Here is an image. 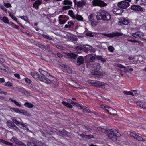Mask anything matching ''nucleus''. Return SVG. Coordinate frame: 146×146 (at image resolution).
Returning <instances> with one entry per match:
<instances>
[{
	"mask_svg": "<svg viewBox=\"0 0 146 146\" xmlns=\"http://www.w3.org/2000/svg\"><path fill=\"white\" fill-rule=\"evenodd\" d=\"M5 80L3 78H0V83H2L5 82Z\"/></svg>",
	"mask_w": 146,
	"mask_h": 146,
	"instance_id": "obj_63",
	"label": "nucleus"
},
{
	"mask_svg": "<svg viewBox=\"0 0 146 146\" xmlns=\"http://www.w3.org/2000/svg\"><path fill=\"white\" fill-rule=\"evenodd\" d=\"M131 9L134 11H142L143 10V9L141 6L136 5H132L131 7Z\"/></svg>",
	"mask_w": 146,
	"mask_h": 146,
	"instance_id": "obj_13",
	"label": "nucleus"
},
{
	"mask_svg": "<svg viewBox=\"0 0 146 146\" xmlns=\"http://www.w3.org/2000/svg\"><path fill=\"white\" fill-rule=\"evenodd\" d=\"M95 59V58L93 56H92L89 59V61L90 62H92L94 61Z\"/></svg>",
	"mask_w": 146,
	"mask_h": 146,
	"instance_id": "obj_60",
	"label": "nucleus"
},
{
	"mask_svg": "<svg viewBox=\"0 0 146 146\" xmlns=\"http://www.w3.org/2000/svg\"><path fill=\"white\" fill-rule=\"evenodd\" d=\"M28 146H37L34 143H31V142H28L27 143Z\"/></svg>",
	"mask_w": 146,
	"mask_h": 146,
	"instance_id": "obj_43",
	"label": "nucleus"
},
{
	"mask_svg": "<svg viewBox=\"0 0 146 146\" xmlns=\"http://www.w3.org/2000/svg\"><path fill=\"white\" fill-rule=\"evenodd\" d=\"M72 3L69 1L68 0H64L63 2V4L64 5H72Z\"/></svg>",
	"mask_w": 146,
	"mask_h": 146,
	"instance_id": "obj_31",
	"label": "nucleus"
},
{
	"mask_svg": "<svg viewBox=\"0 0 146 146\" xmlns=\"http://www.w3.org/2000/svg\"><path fill=\"white\" fill-rule=\"evenodd\" d=\"M96 17V15L94 13L90 14L88 17L89 20L90 21H93L94 20L95 17Z\"/></svg>",
	"mask_w": 146,
	"mask_h": 146,
	"instance_id": "obj_22",
	"label": "nucleus"
},
{
	"mask_svg": "<svg viewBox=\"0 0 146 146\" xmlns=\"http://www.w3.org/2000/svg\"><path fill=\"white\" fill-rule=\"evenodd\" d=\"M74 25L73 22L71 21H70L68 22V24H66L65 25V27L66 28H70L73 26Z\"/></svg>",
	"mask_w": 146,
	"mask_h": 146,
	"instance_id": "obj_24",
	"label": "nucleus"
},
{
	"mask_svg": "<svg viewBox=\"0 0 146 146\" xmlns=\"http://www.w3.org/2000/svg\"><path fill=\"white\" fill-rule=\"evenodd\" d=\"M117 66L121 68H125V67L124 66H123L121 64H119L117 65Z\"/></svg>",
	"mask_w": 146,
	"mask_h": 146,
	"instance_id": "obj_61",
	"label": "nucleus"
},
{
	"mask_svg": "<svg viewBox=\"0 0 146 146\" xmlns=\"http://www.w3.org/2000/svg\"><path fill=\"white\" fill-rule=\"evenodd\" d=\"M42 1L40 0H37L33 4V7L37 10L39 8V6L41 4Z\"/></svg>",
	"mask_w": 146,
	"mask_h": 146,
	"instance_id": "obj_18",
	"label": "nucleus"
},
{
	"mask_svg": "<svg viewBox=\"0 0 146 146\" xmlns=\"http://www.w3.org/2000/svg\"><path fill=\"white\" fill-rule=\"evenodd\" d=\"M91 22H92L91 23V25L92 26L94 27L97 25V23L96 21H92Z\"/></svg>",
	"mask_w": 146,
	"mask_h": 146,
	"instance_id": "obj_49",
	"label": "nucleus"
},
{
	"mask_svg": "<svg viewBox=\"0 0 146 146\" xmlns=\"http://www.w3.org/2000/svg\"><path fill=\"white\" fill-rule=\"evenodd\" d=\"M84 59L83 56H80L78 57L76 61L77 65L78 66L81 65L84 63Z\"/></svg>",
	"mask_w": 146,
	"mask_h": 146,
	"instance_id": "obj_14",
	"label": "nucleus"
},
{
	"mask_svg": "<svg viewBox=\"0 0 146 146\" xmlns=\"http://www.w3.org/2000/svg\"><path fill=\"white\" fill-rule=\"evenodd\" d=\"M17 144L20 146H26V145L22 142L19 141L18 143H17Z\"/></svg>",
	"mask_w": 146,
	"mask_h": 146,
	"instance_id": "obj_44",
	"label": "nucleus"
},
{
	"mask_svg": "<svg viewBox=\"0 0 146 146\" xmlns=\"http://www.w3.org/2000/svg\"><path fill=\"white\" fill-rule=\"evenodd\" d=\"M9 99L10 100H11L12 102H13L14 103V104L17 106H19V107H21V105L20 104V103L17 102V101L11 98H9Z\"/></svg>",
	"mask_w": 146,
	"mask_h": 146,
	"instance_id": "obj_26",
	"label": "nucleus"
},
{
	"mask_svg": "<svg viewBox=\"0 0 146 146\" xmlns=\"http://www.w3.org/2000/svg\"><path fill=\"white\" fill-rule=\"evenodd\" d=\"M20 127L23 128V129H25L26 130H28L29 129L28 128V127L27 125H25L23 123H22L21 124V126H19Z\"/></svg>",
	"mask_w": 146,
	"mask_h": 146,
	"instance_id": "obj_34",
	"label": "nucleus"
},
{
	"mask_svg": "<svg viewBox=\"0 0 146 146\" xmlns=\"http://www.w3.org/2000/svg\"><path fill=\"white\" fill-rule=\"evenodd\" d=\"M2 20L4 22L8 23L9 20L6 17H4L3 18Z\"/></svg>",
	"mask_w": 146,
	"mask_h": 146,
	"instance_id": "obj_46",
	"label": "nucleus"
},
{
	"mask_svg": "<svg viewBox=\"0 0 146 146\" xmlns=\"http://www.w3.org/2000/svg\"><path fill=\"white\" fill-rule=\"evenodd\" d=\"M109 88V86L108 84L103 82V84H102L101 88L104 89L105 90H107Z\"/></svg>",
	"mask_w": 146,
	"mask_h": 146,
	"instance_id": "obj_28",
	"label": "nucleus"
},
{
	"mask_svg": "<svg viewBox=\"0 0 146 146\" xmlns=\"http://www.w3.org/2000/svg\"><path fill=\"white\" fill-rule=\"evenodd\" d=\"M98 130L106 134L109 138L111 140L115 141L117 140V136L119 133L116 129H110L104 126L99 127L97 128Z\"/></svg>",
	"mask_w": 146,
	"mask_h": 146,
	"instance_id": "obj_2",
	"label": "nucleus"
},
{
	"mask_svg": "<svg viewBox=\"0 0 146 146\" xmlns=\"http://www.w3.org/2000/svg\"><path fill=\"white\" fill-rule=\"evenodd\" d=\"M59 18H62L63 20L59 19V23L60 24H64L65 23L68 19V17L64 15H61L59 16Z\"/></svg>",
	"mask_w": 146,
	"mask_h": 146,
	"instance_id": "obj_10",
	"label": "nucleus"
},
{
	"mask_svg": "<svg viewBox=\"0 0 146 146\" xmlns=\"http://www.w3.org/2000/svg\"><path fill=\"white\" fill-rule=\"evenodd\" d=\"M92 47L89 45H83L82 46V51L90 54L93 52Z\"/></svg>",
	"mask_w": 146,
	"mask_h": 146,
	"instance_id": "obj_6",
	"label": "nucleus"
},
{
	"mask_svg": "<svg viewBox=\"0 0 146 146\" xmlns=\"http://www.w3.org/2000/svg\"><path fill=\"white\" fill-rule=\"evenodd\" d=\"M11 129L15 131H18L19 129V128H18V127H17L14 124L11 127Z\"/></svg>",
	"mask_w": 146,
	"mask_h": 146,
	"instance_id": "obj_53",
	"label": "nucleus"
},
{
	"mask_svg": "<svg viewBox=\"0 0 146 146\" xmlns=\"http://www.w3.org/2000/svg\"><path fill=\"white\" fill-rule=\"evenodd\" d=\"M129 22L128 21L126 20L125 18H122L121 21H120L119 23L118 24L119 25H127Z\"/></svg>",
	"mask_w": 146,
	"mask_h": 146,
	"instance_id": "obj_19",
	"label": "nucleus"
},
{
	"mask_svg": "<svg viewBox=\"0 0 146 146\" xmlns=\"http://www.w3.org/2000/svg\"><path fill=\"white\" fill-rule=\"evenodd\" d=\"M16 88L17 89V90L20 92L21 93L27 96L30 95V94L29 92L26 91L24 88Z\"/></svg>",
	"mask_w": 146,
	"mask_h": 146,
	"instance_id": "obj_17",
	"label": "nucleus"
},
{
	"mask_svg": "<svg viewBox=\"0 0 146 146\" xmlns=\"http://www.w3.org/2000/svg\"><path fill=\"white\" fill-rule=\"evenodd\" d=\"M88 82L89 83L94 84V86L95 87L99 86L100 88H101L102 85L103 84L102 82L97 81L89 80Z\"/></svg>",
	"mask_w": 146,
	"mask_h": 146,
	"instance_id": "obj_11",
	"label": "nucleus"
},
{
	"mask_svg": "<svg viewBox=\"0 0 146 146\" xmlns=\"http://www.w3.org/2000/svg\"><path fill=\"white\" fill-rule=\"evenodd\" d=\"M144 34L141 32H137L132 34L133 37L137 38H141L144 36Z\"/></svg>",
	"mask_w": 146,
	"mask_h": 146,
	"instance_id": "obj_12",
	"label": "nucleus"
},
{
	"mask_svg": "<svg viewBox=\"0 0 146 146\" xmlns=\"http://www.w3.org/2000/svg\"><path fill=\"white\" fill-rule=\"evenodd\" d=\"M21 113L26 116H30L29 113L27 111L24 110H21L20 114Z\"/></svg>",
	"mask_w": 146,
	"mask_h": 146,
	"instance_id": "obj_36",
	"label": "nucleus"
},
{
	"mask_svg": "<svg viewBox=\"0 0 146 146\" xmlns=\"http://www.w3.org/2000/svg\"><path fill=\"white\" fill-rule=\"evenodd\" d=\"M122 10H120V9H117L115 11V13L117 15H120L123 12Z\"/></svg>",
	"mask_w": 146,
	"mask_h": 146,
	"instance_id": "obj_45",
	"label": "nucleus"
},
{
	"mask_svg": "<svg viewBox=\"0 0 146 146\" xmlns=\"http://www.w3.org/2000/svg\"><path fill=\"white\" fill-rule=\"evenodd\" d=\"M100 108L104 109L109 114L113 115H115L117 113L116 111L113 109V108L108 107V106L105 105H100Z\"/></svg>",
	"mask_w": 146,
	"mask_h": 146,
	"instance_id": "obj_4",
	"label": "nucleus"
},
{
	"mask_svg": "<svg viewBox=\"0 0 146 146\" xmlns=\"http://www.w3.org/2000/svg\"><path fill=\"white\" fill-rule=\"evenodd\" d=\"M71 8L70 6H64L62 7L63 9L64 10H66Z\"/></svg>",
	"mask_w": 146,
	"mask_h": 146,
	"instance_id": "obj_48",
	"label": "nucleus"
},
{
	"mask_svg": "<svg viewBox=\"0 0 146 146\" xmlns=\"http://www.w3.org/2000/svg\"><path fill=\"white\" fill-rule=\"evenodd\" d=\"M68 56L71 58L76 59L78 55L77 54H74L73 53H68L67 54Z\"/></svg>",
	"mask_w": 146,
	"mask_h": 146,
	"instance_id": "obj_21",
	"label": "nucleus"
},
{
	"mask_svg": "<svg viewBox=\"0 0 146 146\" xmlns=\"http://www.w3.org/2000/svg\"><path fill=\"white\" fill-rule=\"evenodd\" d=\"M82 46H76L75 47V49L77 50L82 51Z\"/></svg>",
	"mask_w": 146,
	"mask_h": 146,
	"instance_id": "obj_47",
	"label": "nucleus"
},
{
	"mask_svg": "<svg viewBox=\"0 0 146 146\" xmlns=\"http://www.w3.org/2000/svg\"><path fill=\"white\" fill-rule=\"evenodd\" d=\"M141 102H137V105L142 108L143 106V104Z\"/></svg>",
	"mask_w": 146,
	"mask_h": 146,
	"instance_id": "obj_56",
	"label": "nucleus"
},
{
	"mask_svg": "<svg viewBox=\"0 0 146 146\" xmlns=\"http://www.w3.org/2000/svg\"><path fill=\"white\" fill-rule=\"evenodd\" d=\"M12 109H13L15 112L19 113L20 114L21 112V110H19L17 108H12Z\"/></svg>",
	"mask_w": 146,
	"mask_h": 146,
	"instance_id": "obj_39",
	"label": "nucleus"
},
{
	"mask_svg": "<svg viewBox=\"0 0 146 146\" xmlns=\"http://www.w3.org/2000/svg\"><path fill=\"white\" fill-rule=\"evenodd\" d=\"M76 3L78 7L82 8L84 6L86 5V0H81V1L77 2Z\"/></svg>",
	"mask_w": 146,
	"mask_h": 146,
	"instance_id": "obj_15",
	"label": "nucleus"
},
{
	"mask_svg": "<svg viewBox=\"0 0 146 146\" xmlns=\"http://www.w3.org/2000/svg\"><path fill=\"white\" fill-rule=\"evenodd\" d=\"M13 123H15L17 125H21V122L13 118L12 119Z\"/></svg>",
	"mask_w": 146,
	"mask_h": 146,
	"instance_id": "obj_32",
	"label": "nucleus"
},
{
	"mask_svg": "<svg viewBox=\"0 0 146 146\" xmlns=\"http://www.w3.org/2000/svg\"><path fill=\"white\" fill-rule=\"evenodd\" d=\"M127 41H129V42H134V43L137 42V43H138L139 44H140L141 42L140 41H138L136 40H132L128 39L127 40Z\"/></svg>",
	"mask_w": 146,
	"mask_h": 146,
	"instance_id": "obj_52",
	"label": "nucleus"
},
{
	"mask_svg": "<svg viewBox=\"0 0 146 146\" xmlns=\"http://www.w3.org/2000/svg\"><path fill=\"white\" fill-rule=\"evenodd\" d=\"M111 18L110 14L105 10H102L98 12L96 15V18L98 20H102L107 22L110 20Z\"/></svg>",
	"mask_w": 146,
	"mask_h": 146,
	"instance_id": "obj_3",
	"label": "nucleus"
},
{
	"mask_svg": "<svg viewBox=\"0 0 146 146\" xmlns=\"http://www.w3.org/2000/svg\"><path fill=\"white\" fill-rule=\"evenodd\" d=\"M50 46L49 45H47L46 46L44 45V50H47L50 49Z\"/></svg>",
	"mask_w": 146,
	"mask_h": 146,
	"instance_id": "obj_58",
	"label": "nucleus"
},
{
	"mask_svg": "<svg viewBox=\"0 0 146 146\" xmlns=\"http://www.w3.org/2000/svg\"><path fill=\"white\" fill-rule=\"evenodd\" d=\"M4 85L8 87H11L13 86L12 83L10 81H8L5 83Z\"/></svg>",
	"mask_w": 146,
	"mask_h": 146,
	"instance_id": "obj_38",
	"label": "nucleus"
},
{
	"mask_svg": "<svg viewBox=\"0 0 146 146\" xmlns=\"http://www.w3.org/2000/svg\"><path fill=\"white\" fill-rule=\"evenodd\" d=\"M33 141L35 143V142L36 141V140L34 138H33ZM36 144H37V145H37V146H38L39 145L40 146L41 144H42V142L40 141H36Z\"/></svg>",
	"mask_w": 146,
	"mask_h": 146,
	"instance_id": "obj_41",
	"label": "nucleus"
},
{
	"mask_svg": "<svg viewBox=\"0 0 146 146\" xmlns=\"http://www.w3.org/2000/svg\"><path fill=\"white\" fill-rule=\"evenodd\" d=\"M10 141H13L14 143H15L17 144V143H18V141H19L18 139H17L15 137H13L11 140Z\"/></svg>",
	"mask_w": 146,
	"mask_h": 146,
	"instance_id": "obj_42",
	"label": "nucleus"
},
{
	"mask_svg": "<svg viewBox=\"0 0 146 146\" xmlns=\"http://www.w3.org/2000/svg\"><path fill=\"white\" fill-rule=\"evenodd\" d=\"M129 135L133 137L137 140L139 141H146V140L143 139L142 137L137 135L133 131L130 132Z\"/></svg>",
	"mask_w": 146,
	"mask_h": 146,
	"instance_id": "obj_8",
	"label": "nucleus"
},
{
	"mask_svg": "<svg viewBox=\"0 0 146 146\" xmlns=\"http://www.w3.org/2000/svg\"><path fill=\"white\" fill-rule=\"evenodd\" d=\"M79 136H81L82 138H85L86 137V135H84L83 134H78Z\"/></svg>",
	"mask_w": 146,
	"mask_h": 146,
	"instance_id": "obj_62",
	"label": "nucleus"
},
{
	"mask_svg": "<svg viewBox=\"0 0 146 146\" xmlns=\"http://www.w3.org/2000/svg\"><path fill=\"white\" fill-rule=\"evenodd\" d=\"M117 5L119 8L125 9L129 5V3L125 1H123L119 2L118 3Z\"/></svg>",
	"mask_w": 146,
	"mask_h": 146,
	"instance_id": "obj_7",
	"label": "nucleus"
},
{
	"mask_svg": "<svg viewBox=\"0 0 146 146\" xmlns=\"http://www.w3.org/2000/svg\"><path fill=\"white\" fill-rule=\"evenodd\" d=\"M4 5L5 6V7H7V8H8L9 7H12V6L11 5V4H10V3H5L4 4Z\"/></svg>",
	"mask_w": 146,
	"mask_h": 146,
	"instance_id": "obj_57",
	"label": "nucleus"
},
{
	"mask_svg": "<svg viewBox=\"0 0 146 146\" xmlns=\"http://www.w3.org/2000/svg\"><path fill=\"white\" fill-rule=\"evenodd\" d=\"M93 5L95 6L104 7L107 5V4L101 0H93L92 1Z\"/></svg>",
	"mask_w": 146,
	"mask_h": 146,
	"instance_id": "obj_5",
	"label": "nucleus"
},
{
	"mask_svg": "<svg viewBox=\"0 0 146 146\" xmlns=\"http://www.w3.org/2000/svg\"><path fill=\"white\" fill-rule=\"evenodd\" d=\"M38 46L43 50H44V45L42 44H39Z\"/></svg>",
	"mask_w": 146,
	"mask_h": 146,
	"instance_id": "obj_59",
	"label": "nucleus"
},
{
	"mask_svg": "<svg viewBox=\"0 0 146 146\" xmlns=\"http://www.w3.org/2000/svg\"><path fill=\"white\" fill-rule=\"evenodd\" d=\"M108 48L109 51L111 52H113L114 50V48L111 46H109Z\"/></svg>",
	"mask_w": 146,
	"mask_h": 146,
	"instance_id": "obj_40",
	"label": "nucleus"
},
{
	"mask_svg": "<svg viewBox=\"0 0 146 146\" xmlns=\"http://www.w3.org/2000/svg\"><path fill=\"white\" fill-rule=\"evenodd\" d=\"M39 71L40 73L43 75L44 76H42L39 75L37 73L32 72L31 73V74L32 77L35 79L43 82L47 84H49L52 83H54V81L53 79L48 78L45 76H50L52 77V76L51 75L50 73H48L47 71L40 68L39 69Z\"/></svg>",
	"mask_w": 146,
	"mask_h": 146,
	"instance_id": "obj_1",
	"label": "nucleus"
},
{
	"mask_svg": "<svg viewBox=\"0 0 146 146\" xmlns=\"http://www.w3.org/2000/svg\"><path fill=\"white\" fill-rule=\"evenodd\" d=\"M86 35L91 37H93L94 36L93 35H92V33L90 32H89L86 33Z\"/></svg>",
	"mask_w": 146,
	"mask_h": 146,
	"instance_id": "obj_54",
	"label": "nucleus"
},
{
	"mask_svg": "<svg viewBox=\"0 0 146 146\" xmlns=\"http://www.w3.org/2000/svg\"><path fill=\"white\" fill-rule=\"evenodd\" d=\"M25 106L29 108H32L34 106L33 104L29 102H26L24 104Z\"/></svg>",
	"mask_w": 146,
	"mask_h": 146,
	"instance_id": "obj_35",
	"label": "nucleus"
},
{
	"mask_svg": "<svg viewBox=\"0 0 146 146\" xmlns=\"http://www.w3.org/2000/svg\"><path fill=\"white\" fill-rule=\"evenodd\" d=\"M75 105L76 106L80 108L79 109H82L84 110L85 111L87 109V107H86L83 106H81L80 104H78L77 103H75Z\"/></svg>",
	"mask_w": 146,
	"mask_h": 146,
	"instance_id": "obj_27",
	"label": "nucleus"
},
{
	"mask_svg": "<svg viewBox=\"0 0 146 146\" xmlns=\"http://www.w3.org/2000/svg\"><path fill=\"white\" fill-rule=\"evenodd\" d=\"M10 24L12 25V26L13 27L15 28L18 29L19 28V27L17 25L13 22H10Z\"/></svg>",
	"mask_w": 146,
	"mask_h": 146,
	"instance_id": "obj_50",
	"label": "nucleus"
},
{
	"mask_svg": "<svg viewBox=\"0 0 146 146\" xmlns=\"http://www.w3.org/2000/svg\"><path fill=\"white\" fill-rule=\"evenodd\" d=\"M6 123L7 126L10 128H11L14 124L13 122L10 120L7 121Z\"/></svg>",
	"mask_w": 146,
	"mask_h": 146,
	"instance_id": "obj_25",
	"label": "nucleus"
},
{
	"mask_svg": "<svg viewBox=\"0 0 146 146\" xmlns=\"http://www.w3.org/2000/svg\"><path fill=\"white\" fill-rule=\"evenodd\" d=\"M62 104L65 106L70 108H72V106L71 105L66 102L63 101L62 102Z\"/></svg>",
	"mask_w": 146,
	"mask_h": 146,
	"instance_id": "obj_29",
	"label": "nucleus"
},
{
	"mask_svg": "<svg viewBox=\"0 0 146 146\" xmlns=\"http://www.w3.org/2000/svg\"><path fill=\"white\" fill-rule=\"evenodd\" d=\"M9 16L13 19H14L15 21H17V18L15 17L14 15L11 13H9Z\"/></svg>",
	"mask_w": 146,
	"mask_h": 146,
	"instance_id": "obj_55",
	"label": "nucleus"
},
{
	"mask_svg": "<svg viewBox=\"0 0 146 146\" xmlns=\"http://www.w3.org/2000/svg\"><path fill=\"white\" fill-rule=\"evenodd\" d=\"M58 131L61 134L64 135H66L67 133V132L64 129H63L62 131L59 130Z\"/></svg>",
	"mask_w": 146,
	"mask_h": 146,
	"instance_id": "obj_37",
	"label": "nucleus"
},
{
	"mask_svg": "<svg viewBox=\"0 0 146 146\" xmlns=\"http://www.w3.org/2000/svg\"><path fill=\"white\" fill-rule=\"evenodd\" d=\"M103 35L105 36L108 37H113L114 36H122L123 34L121 33L116 32L115 33H113L110 34H103Z\"/></svg>",
	"mask_w": 146,
	"mask_h": 146,
	"instance_id": "obj_9",
	"label": "nucleus"
},
{
	"mask_svg": "<svg viewBox=\"0 0 146 146\" xmlns=\"http://www.w3.org/2000/svg\"><path fill=\"white\" fill-rule=\"evenodd\" d=\"M94 137V136L93 135H92L91 134L89 135H86V137L85 139H90L92 138H93Z\"/></svg>",
	"mask_w": 146,
	"mask_h": 146,
	"instance_id": "obj_51",
	"label": "nucleus"
},
{
	"mask_svg": "<svg viewBox=\"0 0 146 146\" xmlns=\"http://www.w3.org/2000/svg\"><path fill=\"white\" fill-rule=\"evenodd\" d=\"M74 19H76L79 21H84V19L82 16L78 14L75 15Z\"/></svg>",
	"mask_w": 146,
	"mask_h": 146,
	"instance_id": "obj_20",
	"label": "nucleus"
},
{
	"mask_svg": "<svg viewBox=\"0 0 146 146\" xmlns=\"http://www.w3.org/2000/svg\"><path fill=\"white\" fill-rule=\"evenodd\" d=\"M68 14L69 15L74 19L75 15H74V13L72 10H69L68 11Z\"/></svg>",
	"mask_w": 146,
	"mask_h": 146,
	"instance_id": "obj_33",
	"label": "nucleus"
},
{
	"mask_svg": "<svg viewBox=\"0 0 146 146\" xmlns=\"http://www.w3.org/2000/svg\"><path fill=\"white\" fill-rule=\"evenodd\" d=\"M100 64L99 63H96L92 64L90 68H93V70L97 71L100 69Z\"/></svg>",
	"mask_w": 146,
	"mask_h": 146,
	"instance_id": "obj_16",
	"label": "nucleus"
},
{
	"mask_svg": "<svg viewBox=\"0 0 146 146\" xmlns=\"http://www.w3.org/2000/svg\"><path fill=\"white\" fill-rule=\"evenodd\" d=\"M41 35L44 38H46L50 40H52V38L47 35L43 33Z\"/></svg>",
	"mask_w": 146,
	"mask_h": 146,
	"instance_id": "obj_30",
	"label": "nucleus"
},
{
	"mask_svg": "<svg viewBox=\"0 0 146 146\" xmlns=\"http://www.w3.org/2000/svg\"><path fill=\"white\" fill-rule=\"evenodd\" d=\"M85 131L86 132H88V131H90L91 130V129L90 128H89L87 127H85Z\"/></svg>",
	"mask_w": 146,
	"mask_h": 146,
	"instance_id": "obj_64",
	"label": "nucleus"
},
{
	"mask_svg": "<svg viewBox=\"0 0 146 146\" xmlns=\"http://www.w3.org/2000/svg\"><path fill=\"white\" fill-rule=\"evenodd\" d=\"M0 143H2L3 144H4L7 145H8L10 146H13V143L9 142H7L6 141L0 139Z\"/></svg>",
	"mask_w": 146,
	"mask_h": 146,
	"instance_id": "obj_23",
	"label": "nucleus"
}]
</instances>
